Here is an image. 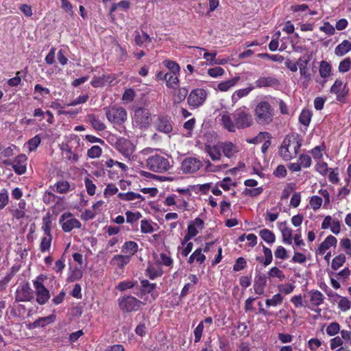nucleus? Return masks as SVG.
Masks as SVG:
<instances>
[{
	"label": "nucleus",
	"mask_w": 351,
	"mask_h": 351,
	"mask_svg": "<svg viewBox=\"0 0 351 351\" xmlns=\"http://www.w3.org/2000/svg\"><path fill=\"white\" fill-rule=\"evenodd\" d=\"M302 143V139L298 134H287L280 147L279 154L285 160L295 158Z\"/></svg>",
	"instance_id": "nucleus-1"
},
{
	"label": "nucleus",
	"mask_w": 351,
	"mask_h": 351,
	"mask_svg": "<svg viewBox=\"0 0 351 351\" xmlns=\"http://www.w3.org/2000/svg\"><path fill=\"white\" fill-rule=\"evenodd\" d=\"M274 115V109L267 101H261L256 105L255 116L258 123L269 124L273 121Z\"/></svg>",
	"instance_id": "nucleus-2"
},
{
	"label": "nucleus",
	"mask_w": 351,
	"mask_h": 351,
	"mask_svg": "<svg viewBox=\"0 0 351 351\" xmlns=\"http://www.w3.org/2000/svg\"><path fill=\"white\" fill-rule=\"evenodd\" d=\"M147 166L150 171L158 173L166 172L171 167L168 158L158 154L149 157Z\"/></svg>",
	"instance_id": "nucleus-3"
},
{
	"label": "nucleus",
	"mask_w": 351,
	"mask_h": 351,
	"mask_svg": "<svg viewBox=\"0 0 351 351\" xmlns=\"http://www.w3.org/2000/svg\"><path fill=\"white\" fill-rule=\"evenodd\" d=\"M236 128L244 129L252 125L253 119L251 114L245 108L237 109L233 114Z\"/></svg>",
	"instance_id": "nucleus-4"
},
{
	"label": "nucleus",
	"mask_w": 351,
	"mask_h": 351,
	"mask_svg": "<svg viewBox=\"0 0 351 351\" xmlns=\"http://www.w3.org/2000/svg\"><path fill=\"white\" fill-rule=\"evenodd\" d=\"M108 120L113 123L121 124L127 119L126 110L122 107H108L104 108Z\"/></svg>",
	"instance_id": "nucleus-5"
},
{
	"label": "nucleus",
	"mask_w": 351,
	"mask_h": 351,
	"mask_svg": "<svg viewBox=\"0 0 351 351\" xmlns=\"http://www.w3.org/2000/svg\"><path fill=\"white\" fill-rule=\"evenodd\" d=\"M142 302L132 295H124L118 299L119 307L123 312L137 311Z\"/></svg>",
	"instance_id": "nucleus-6"
},
{
	"label": "nucleus",
	"mask_w": 351,
	"mask_h": 351,
	"mask_svg": "<svg viewBox=\"0 0 351 351\" xmlns=\"http://www.w3.org/2000/svg\"><path fill=\"white\" fill-rule=\"evenodd\" d=\"M206 97L207 93L205 90L202 88H196L190 93L187 98V102L190 106L197 108L203 104Z\"/></svg>",
	"instance_id": "nucleus-7"
},
{
	"label": "nucleus",
	"mask_w": 351,
	"mask_h": 351,
	"mask_svg": "<svg viewBox=\"0 0 351 351\" xmlns=\"http://www.w3.org/2000/svg\"><path fill=\"white\" fill-rule=\"evenodd\" d=\"M71 217L72 214L71 213H64L60 218V223L62 226V230L66 232H71L73 228H79L81 226L80 221Z\"/></svg>",
	"instance_id": "nucleus-8"
},
{
	"label": "nucleus",
	"mask_w": 351,
	"mask_h": 351,
	"mask_svg": "<svg viewBox=\"0 0 351 351\" xmlns=\"http://www.w3.org/2000/svg\"><path fill=\"white\" fill-rule=\"evenodd\" d=\"M311 58V56L309 54H304L301 56L297 61L298 69H300V73L302 77L305 80L306 84L311 80V75L308 72L307 65L308 64Z\"/></svg>",
	"instance_id": "nucleus-9"
},
{
	"label": "nucleus",
	"mask_w": 351,
	"mask_h": 351,
	"mask_svg": "<svg viewBox=\"0 0 351 351\" xmlns=\"http://www.w3.org/2000/svg\"><path fill=\"white\" fill-rule=\"evenodd\" d=\"M134 120L140 127L147 126L151 122V117L149 110L144 108L136 109L134 114Z\"/></svg>",
	"instance_id": "nucleus-10"
},
{
	"label": "nucleus",
	"mask_w": 351,
	"mask_h": 351,
	"mask_svg": "<svg viewBox=\"0 0 351 351\" xmlns=\"http://www.w3.org/2000/svg\"><path fill=\"white\" fill-rule=\"evenodd\" d=\"M202 166V162L197 158L187 157L183 160L181 169L184 173H191L199 170Z\"/></svg>",
	"instance_id": "nucleus-11"
},
{
	"label": "nucleus",
	"mask_w": 351,
	"mask_h": 351,
	"mask_svg": "<svg viewBox=\"0 0 351 351\" xmlns=\"http://www.w3.org/2000/svg\"><path fill=\"white\" fill-rule=\"evenodd\" d=\"M117 150L125 158L130 159L134 152V146L129 140L121 138L116 143Z\"/></svg>",
	"instance_id": "nucleus-12"
},
{
	"label": "nucleus",
	"mask_w": 351,
	"mask_h": 351,
	"mask_svg": "<svg viewBox=\"0 0 351 351\" xmlns=\"http://www.w3.org/2000/svg\"><path fill=\"white\" fill-rule=\"evenodd\" d=\"M27 160V158L25 155L21 154L18 156L12 162L9 160H5L4 163L5 165H12L15 173L19 175H22L26 171Z\"/></svg>",
	"instance_id": "nucleus-13"
},
{
	"label": "nucleus",
	"mask_w": 351,
	"mask_h": 351,
	"mask_svg": "<svg viewBox=\"0 0 351 351\" xmlns=\"http://www.w3.org/2000/svg\"><path fill=\"white\" fill-rule=\"evenodd\" d=\"M307 297L308 298V304L306 302V306L308 308H313V307H318L324 303V296L318 290H311L308 292Z\"/></svg>",
	"instance_id": "nucleus-14"
},
{
	"label": "nucleus",
	"mask_w": 351,
	"mask_h": 351,
	"mask_svg": "<svg viewBox=\"0 0 351 351\" xmlns=\"http://www.w3.org/2000/svg\"><path fill=\"white\" fill-rule=\"evenodd\" d=\"M34 286L36 289L37 302L40 304H45L49 299V291L38 280L34 282Z\"/></svg>",
	"instance_id": "nucleus-15"
},
{
	"label": "nucleus",
	"mask_w": 351,
	"mask_h": 351,
	"mask_svg": "<svg viewBox=\"0 0 351 351\" xmlns=\"http://www.w3.org/2000/svg\"><path fill=\"white\" fill-rule=\"evenodd\" d=\"M32 298V292L29 285H22L16 291V300L19 302L29 301Z\"/></svg>",
	"instance_id": "nucleus-16"
},
{
	"label": "nucleus",
	"mask_w": 351,
	"mask_h": 351,
	"mask_svg": "<svg viewBox=\"0 0 351 351\" xmlns=\"http://www.w3.org/2000/svg\"><path fill=\"white\" fill-rule=\"evenodd\" d=\"M258 88L276 87L280 84L278 79L272 76H261L255 82Z\"/></svg>",
	"instance_id": "nucleus-17"
},
{
	"label": "nucleus",
	"mask_w": 351,
	"mask_h": 351,
	"mask_svg": "<svg viewBox=\"0 0 351 351\" xmlns=\"http://www.w3.org/2000/svg\"><path fill=\"white\" fill-rule=\"evenodd\" d=\"M205 152L209 155L213 160H219L221 159V147L220 143L216 145H205Z\"/></svg>",
	"instance_id": "nucleus-18"
},
{
	"label": "nucleus",
	"mask_w": 351,
	"mask_h": 351,
	"mask_svg": "<svg viewBox=\"0 0 351 351\" xmlns=\"http://www.w3.org/2000/svg\"><path fill=\"white\" fill-rule=\"evenodd\" d=\"M337 243V239L332 236H328L325 240L319 245L317 253L323 255L326 251L332 246H336Z\"/></svg>",
	"instance_id": "nucleus-19"
},
{
	"label": "nucleus",
	"mask_w": 351,
	"mask_h": 351,
	"mask_svg": "<svg viewBox=\"0 0 351 351\" xmlns=\"http://www.w3.org/2000/svg\"><path fill=\"white\" fill-rule=\"evenodd\" d=\"M157 130L168 134L172 131V125L169 120L165 117H159L156 122Z\"/></svg>",
	"instance_id": "nucleus-20"
},
{
	"label": "nucleus",
	"mask_w": 351,
	"mask_h": 351,
	"mask_svg": "<svg viewBox=\"0 0 351 351\" xmlns=\"http://www.w3.org/2000/svg\"><path fill=\"white\" fill-rule=\"evenodd\" d=\"M130 261V256L117 254L111 259L110 263L120 269L123 268Z\"/></svg>",
	"instance_id": "nucleus-21"
},
{
	"label": "nucleus",
	"mask_w": 351,
	"mask_h": 351,
	"mask_svg": "<svg viewBox=\"0 0 351 351\" xmlns=\"http://www.w3.org/2000/svg\"><path fill=\"white\" fill-rule=\"evenodd\" d=\"M221 121L223 127L230 132H234L236 130V124L234 121L232 120L230 114L224 112L221 114Z\"/></svg>",
	"instance_id": "nucleus-22"
},
{
	"label": "nucleus",
	"mask_w": 351,
	"mask_h": 351,
	"mask_svg": "<svg viewBox=\"0 0 351 351\" xmlns=\"http://www.w3.org/2000/svg\"><path fill=\"white\" fill-rule=\"evenodd\" d=\"M281 231L283 241L285 243L291 244L292 242V230L287 226L286 222H281L278 224Z\"/></svg>",
	"instance_id": "nucleus-23"
},
{
	"label": "nucleus",
	"mask_w": 351,
	"mask_h": 351,
	"mask_svg": "<svg viewBox=\"0 0 351 351\" xmlns=\"http://www.w3.org/2000/svg\"><path fill=\"white\" fill-rule=\"evenodd\" d=\"M343 88L344 86L342 82L337 80L330 88V93L336 94L337 100L341 101L346 95V93L343 90Z\"/></svg>",
	"instance_id": "nucleus-24"
},
{
	"label": "nucleus",
	"mask_w": 351,
	"mask_h": 351,
	"mask_svg": "<svg viewBox=\"0 0 351 351\" xmlns=\"http://www.w3.org/2000/svg\"><path fill=\"white\" fill-rule=\"evenodd\" d=\"M138 250V244L134 241H126L122 246V252L125 254H128V256H133L135 254Z\"/></svg>",
	"instance_id": "nucleus-25"
},
{
	"label": "nucleus",
	"mask_w": 351,
	"mask_h": 351,
	"mask_svg": "<svg viewBox=\"0 0 351 351\" xmlns=\"http://www.w3.org/2000/svg\"><path fill=\"white\" fill-rule=\"evenodd\" d=\"M351 50V43L347 40L338 45L335 50V53L338 56H343Z\"/></svg>",
	"instance_id": "nucleus-26"
},
{
	"label": "nucleus",
	"mask_w": 351,
	"mask_h": 351,
	"mask_svg": "<svg viewBox=\"0 0 351 351\" xmlns=\"http://www.w3.org/2000/svg\"><path fill=\"white\" fill-rule=\"evenodd\" d=\"M220 147L221 151L222 150L224 156L228 158L232 157L236 152L235 146L231 142L220 143Z\"/></svg>",
	"instance_id": "nucleus-27"
},
{
	"label": "nucleus",
	"mask_w": 351,
	"mask_h": 351,
	"mask_svg": "<svg viewBox=\"0 0 351 351\" xmlns=\"http://www.w3.org/2000/svg\"><path fill=\"white\" fill-rule=\"evenodd\" d=\"M56 316L53 315H50L47 317H40L33 322L32 326L33 328L37 327H44L46 325L52 323L55 321Z\"/></svg>",
	"instance_id": "nucleus-28"
},
{
	"label": "nucleus",
	"mask_w": 351,
	"mask_h": 351,
	"mask_svg": "<svg viewBox=\"0 0 351 351\" xmlns=\"http://www.w3.org/2000/svg\"><path fill=\"white\" fill-rule=\"evenodd\" d=\"M63 152V154L64 156V158L71 161L73 163H75L78 161L79 160V156L78 154L73 153L72 152L71 147H70L69 145H66L64 146V147L62 149Z\"/></svg>",
	"instance_id": "nucleus-29"
},
{
	"label": "nucleus",
	"mask_w": 351,
	"mask_h": 351,
	"mask_svg": "<svg viewBox=\"0 0 351 351\" xmlns=\"http://www.w3.org/2000/svg\"><path fill=\"white\" fill-rule=\"evenodd\" d=\"M240 80L239 77H234L230 80L222 82L218 84V89L221 91H227L234 86Z\"/></svg>",
	"instance_id": "nucleus-30"
},
{
	"label": "nucleus",
	"mask_w": 351,
	"mask_h": 351,
	"mask_svg": "<svg viewBox=\"0 0 351 351\" xmlns=\"http://www.w3.org/2000/svg\"><path fill=\"white\" fill-rule=\"evenodd\" d=\"M88 121L91 123L93 128L97 131H103L106 129L105 124L98 119L95 115H88Z\"/></svg>",
	"instance_id": "nucleus-31"
},
{
	"label": "nucleus",
	"mask_w": 351,
	"mask_h": 351,
	"mask_svg": "<svg viewBox=\"0 0 351 351\" xmlns=\"http://www.w3.org/2000/svg\"><path fill=\"white\" fill-rule=\"evenodd\" d=\"M178 73H167L166 82L169 88H176L178 85L179 80L178 77Z\"/></svg>",
	"instance_id": "nucleus-32"
},
{
	"label": "nucleus",
	"mask_w": 351,
	"mask_h": 351,
	"mask_svg": "<svg viewBox=\"0 0 351 351\" xmlns=\"http://www.w3.org/2000/svg\"><path fill=\"white\" fill-rule=\"evenodd\" d=\"M134 36L135 43L139 47L142 46L147 41H152V38L149 37V36L145 32H143V34L141 35L139 32L135 31L134 32Z\"/></svg>",
	"instance_id": "nucleus-33"
},
{
	"label": "nucleus",
	"mask_w": 351,
	"mask_h": 351,
	"mask_svg": "<svg viewBox=\"0 0 351 351\" xmlns=\"http://www.w3.org/2000/svg\"><path fill=\"white\" fill-rule=\"evenodd\" d=\"M312 117V112L308 109H304L299 117V121L304 126H308Z\"/></svg>",
	"instance_id": "nucleus-34"
},
{
	"label": "nucleus",
	"mask_w": 351,
	"mask_h": 351,
	"mask_svg": "<svg viewBox=\"0 0 351 351\" xmlns=\"http://www.w3.org/2000/svg\"><path fill=\"white\" fill-rule=\"evenodd\" d=\"M188 92V89L184 87L178 88L173 95V102L175 104L181 103L186 97Z\"/></svg>",
	"instance_id": "nucleus-35"
},
{
	"label": "nucleus",
	"mask_w": 351,
	"mask_h": 351,
	"mask_svg": "<svg viewBox=\"0 0 351 351\" xmlns=\"http://www.w3.org/2000/svg\"><path fill=\"white\" fill-rule=\"evenodd\" d=\"M118 197L125 201H132L136 199H141L144 200L145 199L142 197V195L139 193H136L134 192H128V193H119L118 194Z\"/></svg>",
	"instance_id": "nucleus-36"
},
{
	"label": "nucleus",
	"mask_w": 351,
	"mask_h": 351,
	"mask_svg": "<svg viewBox=\"0 0 351 351\" xmlns=\"http://www.w3.org/2000/svg\"><path fill=\"white\" fill-rule=\"evenodd\" d=\"M259 235L263 240L268 243H273L276 239L274 234L268 229L261 230L259 232Z\"/></svg>",
	"instance_id": "nucleus-37"
},
{
	"label": "nucleus",
	"mask_w": 351,
	"mask_h": 351,
	"mask_svg": "<svg viewBox=\"0 0 351 351\" xmlns=\"http://www.w3.org/2000/svg\"><path fill=\"white\" fill-rule=\"evenodd\" d=\"M267 276L269 278H278L280 281L285 279V275L283 271L277 267L271 268L267 272Z\"/></svg>",
	"instance_id": "nucleus-38"
},
{
	"label": "nucleus",
	"mask_w": 351,
	"mask_h": 351,
	"mask_svg": "<svg viewBox=\"0 0 351 351\" xmlns=\"http://www.w3.org/2000/svg\"><path fill=\"white\" fill-rule=\"evenodd\" d=\"M331 66L326 61H322L319 66V75L322 77L326 78L330 75Z\"/></svg>",
	"instance_id": "nucleus-39"
},
{
	"label": "nucleus",
	"mask_w": 351,
	"mask_h": 351,
	"mask_svg": "<svg viewBox=\"0 0 351 351\" xmlns=\"http://www.w3.org/2000/svg\"><path fill=\"white\" fill-rule=\"evenodd\" d=\"M254 88V87L252 84H250L248 87L245 88L239 89L235 91L232 95V99H239L247 96Z\"/></svg>",
	"instance_id": "nucleus-40"
},
{
	"label": "nucleus",
	"mask_w": 351,
	"mask_h": 351,
	"mask_svg": "<svg viewBox=\"0 0 351 351\" xmlns=\"http://www.w3.org/2000/svg\"><path fill=\"white\" fill-rule=\"evenodd\" d=\"M346 261V256L343 254H339L335 256L331 263V267L337 270L341 267Z\"/></svg>",
	"instance_id": "nucleus-41"
},
{
	"label": "nucleus",
	"mask_w": 351,
	"mask_h": 351,
	"mask_svg": "<svg viewBox=\"0 0 351 351\" xmlns=\"http://www.w3.org/2000/svg\"><path fill=\"white\" fill-rule=\"evenodd\" d=\"M52 237L51 235H45L42 238L40 250L42 252L48 251L51 247Z\"/></svg>",
	"instance_id": "nucleus-42"
},
{
	"label": "nucleus",
	"mask_w": 351,
	"mask_h": 351,
	"mask_svg": "<svg viewBox=\"0 0 351 351\" xmlns=\"http://www.w3.org/2000/svg\"><path fill=\"white\" fill-rule=\"evenodd\" d=\"M102 154L101 148L98 145L92 146L87 151V156L90 158H99Z\"/></svg>",
	"instance_id": "nucleus-43"
},
{
	"label": "nucleus",
	"mask_w": 351,
	"mask_h": 351,
	"mask_svg": "<svg viewBox=\"0 0 351 351\" xmlns=\"http://www.w3.org/2000/svg\"><path fill=\"white\" fill-rule=\"evenodd\" d=\"M142 287V292L144 293H149L155 289L156 285L155 283H150L147 280H141Z\"/></svg>",
	"instance_id": "nucleus-44"
},
{
	"label": "nucleus",
	"mask_w": 351,
	"mask_h": 351,
	"mask_svg": "<svg viewBox=\"0 0 351 351\" xmlns=\"http://www.w3.org/2000/svg\"><path fill=\"white\" fill-rule=\"evenodd\" d=\"M164 65L170 70L169 73H179L180 72V66L178 63L174 61L165 60L163 61Z\"/></svg>",
	"instance_id": "nucleus-45"
},
{
	"label": "nucleus",
	"mask_w": 351,
	"mask_h": 351,
	"mask_svg": "<svg viewBox=\"0 0 351 351\" xmlns=\"http://www.w3.org/2000/svg\"><path fill=\"white\" fill-rule=\"evenodd\" d=\"M282 297L280 293H277L274 295L272 298L271 299H267L265 301L266 305L267 306H277L278 304H280L282 302Z\"/></svg>",
	"instance_id": "nucleus-46"
},
{
	"label": "nucleus",
	"mask_w": 351,
	"mask_h": 351,
	"mask_svg": "<svg viewBox=\"0 0 351 351\" xmlns=\"http://www.w3.org/2000/svg\"><path fill=\"white\" fill-rule=\"evenodd\" d=\"M136 283V282H132L130 280H125L123 282H120L116 287V289L119 290L120 291H124L126 289L133 288Z\"/></svg>",
	"instance_id": "nucleus-47"
},
{
	"label": "nucleus",
	"mask_w": 351,
	"mask_h": 351,
	"mask_svg": "<svg viewBox=\"0 0 351 351\" xmlns=\"http://www.w3.org/2000/svg\"><path fill=\"white\" fill-rule=\"evenodd\" d=\"M41 138L39 135H36L34 137L29 139L27 142L29 149L30 152L34 151L40 145Z\"/></svg>",
	"instance_id": "nucleus-48"
},
{
	"label": "nucleus",
	"mask_w": 351,
	"mask_h": 351,
	"mask_svg": "<svg viewBox=\"0 0 351 351\" xmlns=\"http://www.w3.org/2000/svg\"><path fill=\"white\" fill-rule=\"evenodd\" d=\"M258 56L262 58H267L274 62H282L284 60V57L279 54L271 55L269 53H259Z\"/></svg>",
	"instance_id": "nucleus-49"
},
{
	"label": "nucleus",
	"mask_w": 351,
	"mask_h": 351,
	"mask_svg": "<svg viewBox=\"0 0 351 351\" xmlns=\"http://www.w3.org/2000/svg\"><path fill=\"white\" fill-rule=\"evenodd\" d=\"M339 330L340 326L337 322H332L326 328V332L330 336H334L337 335Z\"/></svg>",
	"instance_id": "nucleus-50"
},
{
	"label": "nucleus",
	"mask_w": 351,
	"mask_h": 351,
	"mask_svg": "<svg viewBox=\"0 0 351 351\" xmlns=\"http://www.w3.org/2000/svg\"><path fill=\"white\" fill-rule=\"evenodd\" d=\"M141 230L143 233H152L154 232V228L149 221L143 219L141 221Z\"/></svg>",
	"instance_id": "nucleus-51"
},
{
	"label": "nucleus",
	"mask_w": 351,
	"mask_h": 351,
	"mask_svg": "<svg viewBox=\"0 0 351 351\" xmlns=\"http://www.w3.org/2000/svg\"><path fill=\"white\" fill-rule=\"evenodd\" d=\"M51 221L49 217H45L43 218V226L42 229L44 231L45 235H51Z\"/></svg>",
	"instance_id": "nucleus-52"
},
{
	"label": "nucleus",
	"mask_w": 351,
	"mask_h": 351,
	"mask_svg": "<svg viewBox=\"0 0 351 351\" xmlns=\"http://www.w3.org/2000/svg\"><path fill=\"white\" fill-rule=\"evenodd\" d=\"M263 253H264V255H265V260L263 262V265L265 266H267L269 265L271 261H272V259H273V256H272V252H271V250L264 246L263 245Z\"/></svg>",
	"instance_id": "nucleus-53"
},
{
	"label": "nucleus",
	"mask_w": 351,
	"mask_h": 351,
	"mask_svg": "<svg viewBox=\"0 0 351 351\" xmlns=\"http://www.w3.org/2000/svg\"><path fill=\"white\" fill-rule=\"evenodd\" d=\"M351 66V60L349 58L343 60L339 65V71L341 73L348 72Z\"/></svg>",
	"instance_id": "nucleus-54"
},
{
	"label": "nucleus",
	"mask_w": 351,
	"mask_h": 351,
	"mask_svg": "<svg viewBox=\"0 0 351 351\" xmlns=\"http://www.w3.org/2000/svg\"><path fill=\"white\" fill-rule=\"evenodd\" d=\"M340 298V300L338 303L339 308L342 311H346L347 310L350 309L351 307V303H350V300L346 297L341 296V298Z\"/></svg>",
	"instance_id": "nucleus-55"
},
{
	"label": "nucleus",
	"mask_w": 351,
	"mask_h": 351,
	"mask_svg": "<svg viewBox=\"0 0 351 351\" xmlns=\"http://www.w3.org/2000/svg\"><path fill=\"white\" fill-rule=\"evenodd\" d=\"M70 188V184L67 181H60L56 184V191L60 193H66Z\"/></svg>",
	"instance_id": "nucleus-56"
},
{
	"label": "nucleus",
	"mask_w": 351,
	"mask_h": 351,
	"mask_svg": "<svg viewBox=\"0 0 351 351\" xmlns=\"http://www.w3.org/2000/svg\"><path fill=\"white\" fill-rule=\"evenodd\" d=\"M157 262L162 265L165 266H171L173 263V260L171 257L167 256L165 253H161L160 254V259L157 260Z\"/></svg>",
	"instance_id": "nucleus-57"
},
{
	"label": "nucleus",
	"mask_w": 351,
	"mask_h": 351,
	"mask_svg": "<svg viewBox=\"0 0 351 351\" xmlns=\"http://www.w3.org/2000/svg\"><path fill=\"white\" fill-rule=\"evenodd\" d=\"M322 204V199L317 195H313L310 200V205L314 210L319 209Z\"/></svg>",
	"instance_id": "nucleus-58"
},
{
	"label": "nucleus",
	"mask_w": 351,
	"mask_h": 351,
	"mask_svg": "<svg viewBox=\"0 0 351 351\" xmlns=\"http://www.w3.org/2000/svg\"><path fill=\"white\" fill-rule=\"evenodd\" d=\"M217 186L221 187L223 190L228 191L230 189L231 185H235L229 177L224 178L222 181L217 182Z\"/></svg>",
	"instance_id": "nucleus-59"
},
{
	"label": "nucleus",
	"mask_w": 351,
	"mask_h": 351,
	"mask_svg": "<svg viewBox=\"0 0 351 351\" xmlns=\"http://www.w3.org/2000/svg\"><path fill=\"white\" fill-rule=\"evenodd\" d=\"M299 163L302 167L308 168L311 165V158L308 155L302 154L299 158Z\"/></svg>",
	"instance_id": "nucleus-60"
},
{
	"label": "nucleus",
	"mask_w": 351,
	"mask_h": 351,
	"mask_svg": "<svg viewBox=\"0 0 351 351\" xmlns=\"http://www.w3.org/2000/svg\"><path fill=\"white\" fill-rule=\"evenodd\" d=\"M85 186L87 190V193L90 195H93L95 193L96 186L93 184V181L86 178L84 180Z\"/></svg>",
	"instance_id": "nucleus-61"
},
{
	"label": "nucleus",
	"mask_w": 351,
	"mask_h": 351,
	"mask_svg": "<svg viewBox=\"0 0 351 351\" xmlns=\"http://www.w3.org/2000/svg\"><path fill=\"white\" fill-rule=\"evenodd\" d=\"M319 29L328 35H333L335 33V27L328 22H325L323 26L319 27Z\"/></svg>",
	"instance_id": "nucleus-62"
},
{
	"label": "nucleus",
	"mask_w": 351,
	"mask_h": 351,
	"mask_svg": "<svg viewBox=\"0 0 351 351\" xmlns=\"http://www.w3.org/2000/svg\"><path fill=\"white\" fill-rule=\"evenodd\" d=\"M145 275L150 279L154 280L158 276H160L161 274L153 267H148L145 271Z\"/></svg>",
	"instance_id": "nucleus-63"
},
{
	"label": "nucleus",
	"mask_w": 351,
	"mask_h": 351,
	"mask_svg": "<svg viewBox=\"0 0 351 351\" xmlns=\"http://www.w3.org/2000/svg\"><path fill=\"white\" fill-rule=\"evenodd\" d=\"M246 266L245 259L243 257H239L237 259L235 264L234 265L233 269L236 271L243 269Z\"/></svg>",
	"instance_id": "nucleus-64"
}]
</instances>
